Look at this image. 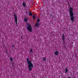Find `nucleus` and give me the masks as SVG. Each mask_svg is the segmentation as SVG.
I'll list each match as a JSON object with an SVG mask.
<instances>
[{"instance_id": "13", "label": "nucleus", "mask_w": 78, "mask_h": 78, "mask_svg": "<svg viewBox=\"0 0 78 78\" xmlns=\"http://www.w3.org/2000/svg\"><path fill=\"white\" fill-rule=\"evenodd\" d=\"M33 18L35 19V18H36V16H35L33 15Z\"/></svg>"}, {"instance_id": "12", "label": "nucleus", "mask_w": 78, "mask_h": 78, "mask_svg": "<svg viewBox=\"0 0 78 78\" xmlns=\"http://www.w3.org/2000/svg\"><path fill=\"white\" fill-rule=\"evenodd\" d=\"M66 73H67L68 70H67V68H66Z\"/></svg>"}, {"instance_id": "18", "label": "nucleus", "mask_w": 78, "mask_h": 78, "mask_svg": "<svg viewBox=\"0 0 78 78\" xmlns=\"http://www.w3.org/2000/svg\"><path fill=\"white\" fill-rule=\"evenodd\" d=\"M12 47H14V46H12Z\"/></svg>"}, {"instance_id": "1", "label": "nucleus", "mask_w": 78, "mask_h": 78, "mask_svg": "<svg viewBox=\"0 0 78 78\" xmlns=\"http://www.w3.org/2000/svg\"><path fill=\"white\" fill-rule=\"evenodd\" d=\"M27 63L28 64V67H29V70L31 71L32 70V67H33V65L31 62V61H29V58H27L26 59Z\"/></svg>"}, {"instance_id": "7", "label": "nucleus", "mask_w": 78, "mask_h": 78, "mask_svg": "<svg viewBox=\"0 0 78 78\" xmlns=\"http://www.w3.org/2000/svg\"><path fill=\"white\" fill-rule=\"evenodd\" d=\"M24 20L25 22H27V21H28V19L27 18H25L24 19Z\"/></svg>"}, {"instance_id": "2", "label": "nucleus", "mask_w": 78, "mask_h": 78, "mask_svg": "<svg viewBox=\"0 0 78 78\" xmlns=\"http://www.w3.org/2000/svg\"><path fill=\"white\" fill-rule=\"evenodd\" d=\"M69 12H70V20L71 21H73L74 20V17H73V8L72 7H70L69 8Z\"/></svg>"}, {"instance_id": "8", "label": "nucleus", "mask_w": 78, "mask_h": 78, "mask_svg": "<svg viewBox=\"0 0 78 78\" xmlns=\"http://www.w3.org/2000/svg\"><path fill=\"white\" fill-rule=\"evenodd\" d=\"M23 6H25V5H26V4L25 3H24L23 4Z\"/></svg>"}, {"instance_id": "4", "label": "nucleus", "mask_w": 78, "mask_h": 78, "mask_svg": "<svg viewBox=\"0 0 78 78\" xmlns=\"http://www.w3.org/2000/svg\"><path fill=\"white\" fill-rule=\"evenodd\" d=\"M14 17L16 23V25H17V15L15 14L14 15Z\"/></svg>"}, {"instance_id": "5", "label": "nucleus", "mask_w": 78, "mask_h": 78, "mask_svg": "<svg viewBox=\"0 0 78 78\" xmlns=\"http://www.w3.org/2000/svg\"><path fill=\"white\" fill-rule=\"evenodd\" d=\"M62 37L63 41H64V40H65V37H64V35L63 34H62Z\"/></svg>"}, {"instance_id": "10", "label": "nucleus", "mask_w": 78, "mask_h": 78, "mask_svg": "<svg viewBox=\"0 0 78 78\" xmlns=\"http://www.w3.org/2000/svg\"><path fill=\"white\" fill-rule=\"evenodd\" d=\"M39 26V23H37L35 25V27H38Z\"/></svg>"}, {"instance_id": "6", "label": "nucleus", "mask_w": 78, "mask_h": 78, "mask_svg": "<svg viewBox=\"0 0 78 78\" xmlns=\"http://www.w3.org/2000/svg\"><path fill=\"white\" fill-rule=\"evenodd\" d=\"M55 55H58V52L57 51H56L55 53Z\"/></svg>"}, {"instance_id": "16", "label": "nucleus", "mask_w": 78, "mask_h": 78, "mask_svg": "<svg viewBox=\"0 0 78 78\" xmlns=\"http://www.w3.org/2000/svg\"><path fill=\"white\" fill-rule=\"evenodd\" d=\"M10 60L11 61H12V58H10Z\"/></svg>"}, {"instance_id": "9", "label": "nucleus", "mask_w": 78, "mask_h": 78, "mask_svg": "<svg viewBox=\"0 0 78 78\" xmlns=\"http://www.w3.org/2000/svg\"><path fill=\"white\" fill-rule=\"evenodd\" d=\"M29 16H32V13L31 12H30L29 13Z\"/></svg>"}, {"instance_id": "3", "label": "nucleus", "mask_w": 78, "mask_h": 78, "mask_svg": "<svg viewBox=\"0 0 78 78\" xmlns=\"http://www.w3.org/2000/svg\"><path fill=\"white\" fill-rule=\"evenodd\" d=\"M27 28V30L30 32H31L32 31V26H31V24H29L28 25Z\"/></svg>"}, {"instance_id": "17", "label": "nucleus", "mask_w": 78, "mask_h": 78, "mask_svg": "<svg viewBox=\"0 0 78 78\" xmlns=\"http://www.w3.org/2000/svg\"><path fill=\"white\" fill-rule=\"evenodd\" d=\"M21 39H22V37H21Z\"/></svg>"}, {"instance_id": "14", "label": "nucleus", "mask_w": 78, "mask_h": 78, "mask_svg": "<svg viewBox=\"0 0 78 78\" xmlns=\"http://www.w3.org/2000/svg\"><path fill=\"white\" fill-rule=\"evenodd\" d=\"M37 22H38H38H39V21H40V20L39 19H38L37 20Z\"/></svg>"}, {"instance_id": "11", "label": "nucleus", "mask_w": 78, "mask_h": 78, "mask_svg": "<svg viewBox=\"0 0 78 78\" xmlns=\"http://www.w3.org/2000/svg\"><path fill=\"white\" fill-rule=\"evenodd\" d=\"M43 61H45L46 60V58H43Z\"/></svg>"}, {"instance_id": "15", "label": "nucleus", "mask_w": 78, "mask_h": 78, "mask_svg": "<svg viewBox=\"0 0 78 78\" xmlns=\"http://www.w3.org/2000/svg\"><path fill=\"white\" fill-rule=\"evenodd\" d=\"M30 52H33V51L32 50V49H31L30 50Z\"/></svg>"}]
</instances>
